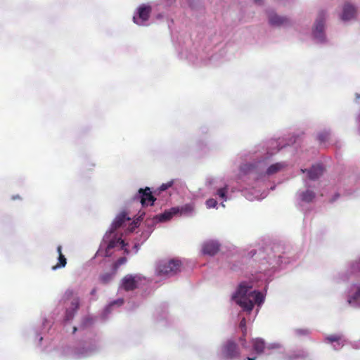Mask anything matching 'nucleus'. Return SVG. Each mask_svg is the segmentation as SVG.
<instances>
[{"mask_svg":"<svg viewBox=\"0 0 360 360\" xmlns=\"http://www.w3.org/2000/svg\"><path fill=\"white\" fill-rule=\"evenodd\" d=\"M127 262V258L124 257L119 258L115 264V268L117 269L118 266L125 264Z\"/></svg>","mask_w":360,"mask_h":360,"instance_id":"c85d7f7f","label":"nucleus"},{"mask_svg":"<svg viewBox=\"0 0 360 360\" xmlns=\"http://www.w3.org/2000/svg\"><path fill=\"white\" fill-rule=\"evenodd\" d=\"M114 275H115V273H109V272L104 273L100 276L99 280H100L101 283H102L103 284H107L110 281H112Z\"/></svg>","mask_w":360,"mask_h":360,"instance_id":"5701e85b","label":"nucleus"},{"mask_svg":"<svg viewBox=\"0 0 360 360\" xmlns=\"http://www.w3.org/2000/svg\"><path fill=\"white\" fill-rule=\"evenodd\" d=\"M255 3L259 4L261 0H255Z\"/></svg>","mask_w":360,"mask_h":360,"instance_id":"4c0bfd02","label":"nucleus"},{"mask_svg":"<svg viewBox=\"0 0 360 360\" xmlns=\"http://www.w3.org/2000/svg\"><path fill=\"white\" fill-rule=\"evenodd\" d=\"M352 291L354 292L348 296L347 302L350 305L359 306L358 302L360 300V284L352 285L350 292Z\"/></svg>","mask_w":360,"mask_h":360,"instance_id":"9b49d317","label":"nucleus"},{"mask_svg":"<svg viewBox=\"0 0 360 360\" xmlns=\"http://www.w3.org/2000/svg\"><path fill=\"white\" fill-rule=\"evenodd\" d=\"M240 341L242 342L243 346L245 347V336H244V335H243V336L241 338H240Z\"/></svg>","mask_w":360,"mask_h":360,"instance_id":"2f4dec72","label":"nucleus"},{"mask_svg":"<svg viewBox=\"0 0 360 360\" xmlns=\"http://www.w3.org/2000/svg\"><path fill=\"white\" fill-rule=\"evenodd\" d=\"M17 198H19V196H13L12 199L15 200V199H17Z\"/></svg>","mask_w":360,"mask_h":360,"instance_id":"c9c22d12","label":"nucleus"},{"mask_svg":"<svg viewBox=\"0 0 360 360\" xmlns=\"http://www.w3.org/2000/svg\"><path fill=\"white\" fill-rule=\"evenodd\" d=\"M302 172H307V169H302ZM308 176L311 180L319 179L323 173V167L320 165H314L310 169L307 170Z\"/></svg>","mask_w":360,"mask_h":360,"instance_id":"4468645a","label":"nucleus"},{"mask_svg":"<svg viewBox=\"0 0 360 360\" xmlns=\"http://www.w3.org/2000/svg\"><path fill=\"white\" fill-rule=\"evenodd\" d=\"M57 252L58 253V262L56 265H54L52 267L53 270L63 268L65 266V265L67 264V259H66L65 255H63V253H62V246L61 245H58L57 247Z\"/></svg>","mask_w":360,"mask_h":360,"instance_id":"f3484780","label":"nucleus"},{"mask_svg":"<svg viewBox=\"0 0 360 360\" xmlns=\"http://www.w3.org/2000/svg\"><path fill=\"white\" fill-rule=\"evenodd\" d=\"M252 346L257 354H261L265 349V342L262 339L256 338L252 340Z\"/></svg>","mask_w":360,"mask_h":360,"instance_id":"a211bd4d","label":"nucleus"},{"mask_svg":"<svg viewBox=\"0 0 360 360\" xmlns=\"http://www.w3.org/2000/svg\"><path fill=\"white\" fill-rule=\"evenodd\" d=\"M300 198L302 201L310 202L315 198V193L312 191L307 190L300 194Z\"/></svg>","mask_w":360,"mask_h":360,"instance_id":"412c9836","label":"nucleus"},{"mask_svg":"<svg viewBox=\"0 0 360 360\" xmlns=\"http://www.w3.org/2000/svg\"><path fill=\"white\" fill-rule=\"evenodd\" d=\"M220 249V245L217 241L209 240L203 243L202 251L204 255L210 256L215 255Z\"/></svg>","mask_w":360,"mask_h":360,"instance_id":"1a4fd4ad","label":"nucleus"},{"mask_svg":"<svg viewBox=\"0 0 360 360\" xmlns=\"http://www.w3.org/2000/svg\"><path fill=\"white\" fill-rule=\"evenodd\" d=\"M179 212V207H172L168 210H165L163 213L156 215L153 217L155 222H163L168 221L172 218L173 216Z\"/></svg>","mask_w":360,"mask_h":360,"instance_id":"9d476101","label":"nucleus"},{"mask_svg":"<svg viewBox=\"0 0 360 360\" xmlns=\"http://www.w3.org/2000/svg\"><path fill=\"white\" fill-rule=\"evenodd\" d=\"M329 134L326 132H323L321 134H319L318 136V139L321 142H325L328 139Z\"/></svg>","mask_w":360,"mask_h":360,"instance_id":"cd10ccee","label":"nucleus"},{"mask_svg":"<svg viewBox=\"0 0 360 360\" xmlns=\"http://www.w3.org/2000/svg\"><path fill=\"white\" fill-rule=\"evenodd\" d=\"M269 23L275 26H281L286 25L289 22L288 18L276 15V13H270L269 15Z\"/></svg>","mask_w":360,"mask_h":360,"instance_id":"2eb2a0df","label":"nucleus"},{"mask_svg":"<svg viewBox=\"0 0 360 360\" xmlns=\"http://www.w3.org/2000/svg\"><path fill=\"white\" fill-rule=\"evenodd\" d=\"M144 214H145L144 213L141 214L139 216V219H138L143 220V216H144Z\"/></svg>","mask_w":360,"mask_h":360,"instance_id":"72a5a7b5","label":"nucleus"},{"mask_svg":"<svg viewBox=\"0 0 360 360\" xmlns=\"http://www.w3.org/2000/svg\"><path fill=\"white\" fill-rule=\"evenodd\" d=\"M173 181H170L166 184H162L159 188L160 191H164L167 190V188H170L173 185Z\"/></svg>","mask_w":360,"mask_h":360,"instance_id":"bb28decb","label":"nucleus"},{"mask_svg":"<svg viewBox=\"0 0 360 360\" xmlns=\"http://www.w3.org/2000/svg\"><path fill=\"white\" fill-rule=\"evenodd\" d=\"M242 329V331H243V335H244V336H246V333H247V328L246 326L244 327V328H241Z\"/></svg>","mask_w":360,"mask_h":360,"instance_id":"473e14b6","label":"nucleus"},{"mask_svg":"<svg viewBox=\"0 0 360 360\" xmlns=\"http://www.w3.org/2000/svg\"><path fill=\"white\" fill-rule=\"evenodd\" d=\"M283 167L284 165L282 163L278 162L276 164H273L268 167L266 170V174L268 175H272L274 174H276V172L280 171Z\"/></svg>","mask_w":360,"mask_h":360,"instance_id":"4be33fe9","label":"nucleus"},{"mask_svg":"<svg viewBox=\"0 0 360 360\" xmlns=\"http://www.w3.org/2000/svg\"><path fill=\"white\" fill-rule=\"evenodd\" d=\"M76 330H77V328H76V327H74V328H73V333H75L76 332Z\"/></svg>","mask_w":360,"mask_h":360,"instance_id":"e433bc0d","label":"nucleus"},{"mask_svg":"<svg viewBox=\"0 0 360 360\" xmlns=\"http://www.w3.org/2000/svg\"><path fill=\"white\" fill-rule=\"evenodd\" d=\"M181 262L176 259L161 262L158 265L157 272L160 276H171L181 271Z\"/></svg>","mask_w":360,"mask_h":360,"instance_id":"7ed1b4c3","label":"nucleus"},{"mask_svg":"<svg viewBox=\"0 0 360 360\" xmlns=\"http://www.w3.org/2000/svg\"><path fill=\"white\" fill-rule=\"evenodd\" d=\"M63 302L66 305L65 319L71 320L79 307V298L72 290H67L63 295Z\"/></svg>","mask_w":360,"mask_h":360,"instance_id":"f03ea898","label":"nucleus"},{"mask_svg":"<svg viewBox=\"0 0 360 360\" xmlns=\"http://www.w3.org/2000/svg\"><path fill=\"white\" fill-rule=\"evenodd\" d=\"M194 210V206L192 204H186L179 209L181 214H190Z\"/></svg>","mask_w":360,"mask_h":360,"instance_id":"b1692460","label":"nucleus"},{"mask_svg":"<svg viewBox=\"0 0 360 360\" xmlns=\"http://www.w3.org/2000/svg\"><path fill=\"white\" fill-rule=\"evenodd\" d=\"M246 326V321H245V319L243 318L240 322V327L241 328H244V327Z\"/></svg>","mask_w":360,"mask_h":360,"instance_id":"7c9ffc66","label":"nucleus"},{"mask_svg":"<svg viewBox=\"0 0 360 360\" xmlns=\"http://www.w3.org/2000/svg\"><path fill=\"white\" fill-rule=\"evenodd\" d=\"M221 356L225 360H233L240 356L238 345L232 340H229L221 345Z\"/></svg>","mask_w":360,"mask_h":360,"instance_id":"20e7f679","label":"nucleus"},{"mask_svg":"<svg viewBox=\"0 0 360 360\" xmlns=\"http://www.w3.org/2000/svg\"><path fill=\"white\" fill-rule=\"evenodd\" d=\"M250 298L253 301V305L255 304L260 305L264 302V296L262 293L256 290H253L251 292Z\"/></svg>","mask_w":360,"mask_h":360,"instance_id":"aec40b11","label":"nucleus"},{"mask_svg":"<svg viewBox=\"0 0 360 360\" xmlns=\"http://www.w3.org/2000/svg\"><path fill=\"white\" fill-rule=\"evenodd\" d=\"M251 286L241 283L234 296L236 303L244 310L251 311L253 309V301L250 298Z\"/></svg>","mask_w":360,"mask_h":360,"instance_id":"f257e3e1","label":"nucleus"},{"mask_svg":"<svg viewBox=\"0 0 360 360\" xmlns=\"http://www.w3.org/2000/svg\"><path fill=\"white\" fill-rule=\"evenodd\" d=\"M156 198L152 195L150 188H140L134 197V200H139L142 206L153 205Z\"/></svg>","mask_w":360,"mask_h":360,"instance_id":"0eeeda50","label":"nucleus"},{"mask_svg":"<svg viewBox=\"0 0 360 360\" xmlns=\"http://www.w3.org/2000/svg\"><path fill=\"white\" fill-rule=\"evenodd\" d=\"M143 280L145 278L141 275L127 274L122 280V288L126 291H132L138 288Z\"/></svg>","mask_w":360,"mask_h":360,"instance_id":"39448f33","label":"nucleus"},{"mask_svg":"<svg viewBox=\"0 0 360 360\" xmlns=\"http://www.w3.org/2000/svg\"><path fill=\"white\" fill-rule=\"evenodd\" d=\"M152 8L150 5L141 4L137 8V13L133 16V21L138 25H143L151 14Z\"/></svg>","mask_w":360,"mask_h":360,"instance_id":"423d86ee","label":"nucleus"},{"mask_svg":"<svg viewBox=\"0 0 360 360\" xmlns=\"http://www.w3.org/2000/svg\"><path fill=\"white\" fill-rule=\"evenodd\" d=\"M226 188L224 187V188H221L219 189H218L217 191V195L223 198V199H226Z\"/></svg>","mask_w":360,"mask_h":360,"instance_id":"c756f323","label":"nucleus"},{"mask_svg":"<svg viewBox=\"0 0 360 360\" xmlns=\"http://www.w3.org/2000/svg\"><path fill=\"white\" fill-rule=\"evenodd\" d=\"M217 205V200L213 198H210L206 201V206L207 208L215 207Z\"/></svg>","mask_w":360,"mask_h":360,"instance_id":"a878e982","label":"nucleus"},{"mask_svg":"<svg viewBox=\"0 0 360 360\" xmlns=\"http://www.w3.org/2000/svg\"><path fill=\"white\" fill-rule=\"evenodd\" d=\"M347 274L348 278L352 276L360 277V257L351 262Z\"/></svg>","mask_w":360,"mask_h":360,"instance_id":"f8f14e48","label":"nucleus"},{"mask_svg":"<svg viewBox=\"0 0 360 360\" xmlns=\"http://www.w3.org/2000/svg\"><path fill=\"white\" fill-rule=\"evenodd\" d=\"M324 20H325V13L323 11L319 12L317 19L315 22V27L313 31L314 37L322 41L323 39L324 34Z\"/></svg>","mask_w":360,"mask_h":360,"instance_id":"6e6552de","label":"nucleus"},{"mask_svg":"<svg viewBox=\"0 0 360 360\" xmlns=\"http://www.w3.org/2000/svg\"><path fill=\"white\" fill-rule=\"evenodd\" d=\"M356 8L349 3H345L343 6V11L341 15V19L344 21L349 20L354 18L356 15Z\"/></svg>","mask_w":360,"mask_h":360,"instance_id":"ddd939ff","label":"nucleus"},{"mask_svg":"<svg viewBox=\"0 0 360 360\" xmlns=\"http://www.w3.org/2000/svg\"><path fill=\"white\" fill-rule=\"evenodd\" d=\"M247 360H255V358L248 357Z\"/></svg>","mask_w":360,"mask_h":360,"instance_id":"f704fd0d","label":"nucleus"},{"mask_svg":"<svg viewBox=\"0 0 360 360\" xmlns=\"http://www.w3.org/2000/svg\"><path fill=\"white\" fill-rule=\"evenodd\" d=\"M118 244L120 245H122V247L123 248L124 246V240L121 238H115L112 240H110L106 247V250H105V255L108 256V251H110L111 249L114 248L115 247H116Z\"/></svg>","mask_w":360,"mask_h":360,"instance_id":"6ab92c4d","label":"nucleus"},{"mask_svg":"<svg viewBox=\"0 0 360 360\" xmlns=\"http://www.w3.org/2000/svg\"><path fill=\"white\" fill-rule=\"evenodd\" d=\"M130 219L131 218L127 216V213L122 212L116 217L112 222V226L114 229H117L120 228L124 221H129Z\"/></svg>","mask_w":360,"mask_h":360,"instance_id":"dca6fc26","label":"nucleus"},{"mask_svg":"<svg viewBox=\"0 0 360 360\" xmlns=\"http://www.w3.org/2000/svg\"><path fill=\"white\" fill-rule=\"evenodd\" d=\"M340 339L341 337L338 335H330L326 338V340L329 342H339Z\"/></svg>","mask_w":360,"mask_h":360,"instance_id":"393cba45","label":"nucleus"}]
</instances>
